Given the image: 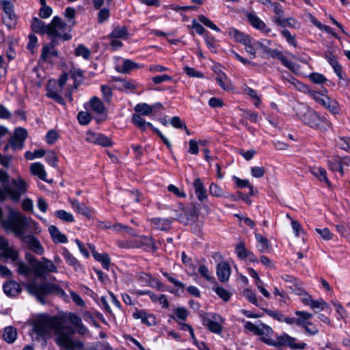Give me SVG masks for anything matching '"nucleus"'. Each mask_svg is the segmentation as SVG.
Returning <instances> with one entry per match:
<instances>
[{"instance_id": "6ab92c4d", "label": "nucleus", "mask_w": 350, "mask_h": 350, "mask_svg": "<svg viewBox=\"0 0 350 350\" xmlns=\"http://www.w3.org/2000/svg\"><path fill=\"white\" fill-rule=\"evenodd\" d=\"M57 44L55 39H52L50 44L43 46L41 54V59L43 61L48 62L52 57L58 56V51L54 49Z\"/></svg>"}, {"instance_id": "c756f323", "label": "nucleus", "mask_w": 350, "mask_h": 350, "mask_svg": "<svg viewBox=\"0 0 350 350\" xmlns=\"http://www.w3.org/2000/svg\"><path fill=\"white\" fill-rule=\"evenodd\" d=\"M215 72L217 73L215 80L219 86L224 90H230L232 89V84L226 74L224 73L221 70Z\"/></svg>"}, {"instance_id": "09e8293b", "label": "nucleus", "mask_w": 350, "mask_h": 350, "mask_svg": "<svg viewBox=\"0 0 350 350\" xmlns=\"http://www.w3.org/2000/svg\"><path fill=\"white\" fill-rule=\"evenodd\" d=\"M236 252L237 256L241 259L246 258L249 252L245 249V244L243 241H240L236 246Z\"/></svg>"}, {"instance_id": "69168bd1", "label": "nucleus", "mask_w": 350, "mask_h": 350, "mask_svg": "<svg viewBox=\"0 0 350 350\" xmlns=\"http://www.w3.org/2000/svg\"><path fill=\"white\" fill-rule=\"evenodd\" d=\"M243 295L253 304L258 306V300L254 293L250 289H245L243 292Z\"/></svg>"}, {"instance_id": "603ef678", "label": "nucleus", "mask_w": 350, "mask_h": 350, "mask_svg": "<svg viewBox=\"0 0 350 350\" xmlns=\"http://www.w3.org/2000/svg\"><path fill=\"white\" fill-rule=\"evenodd\" d=\"M243 45L245 46V51L250 54V57L254 59L256 56V52L255 46L252 44V38H250Z\"/></svg>"}, {"instance_id": "39448f33", "label": "nucleus", "mask_w": 350, "mask_h": 350, "mask_svg": "<svg viewBox=\"0 0 350 350\" xmlns=\"http://www.w3.org/2000/svg\"><path fill=\"white\" fill-rule=\"evenodd\" d=\"M300 120L311 128L320 131L326 130V120L321 117L316 111L309 109L304 105H301L297 111Z\"/></svg>"}, {"instance_id": "37998d69", "label": "nucleus", "mask_w": 350, "mask_h": 350, "mask_svg": "<svg viewBox=\"0 0 350 350\" xmlns=\"http://www.w3.org/2000/svg\"><path fill=\"white\" fill-rule=\"evenodd\" d=\"M139 68H141V66L138 64H137L130 59H125L123 62L122 67L121 70H120V72H123V73H127V72H130L131 70Z\"/></svg>"}, {"instance_id": "393cba45", "label": "nucleus", "mask_w": 350, "mask_h": 350, "mask_svg": "<svg viewBox=\"0 0 350 350\" xmlns=\"http://www.w3.org/2000/svg\"><path fill=\"white\" fill-rule=\"evenodd\" d=\"M3 291L8 296L15 297L21 293V288L18 283L10 280L3 285Z\"/></svg>"}, {"instance_id": "1a4fd4ad", "label": "nucleus", "mask_w": 350, "mask_h": 350, "mask_svg": "<svg viewBox=\"0 0 350 350\" xmlns=\"http://www.w3.org/2000/svg\"><path fill=\"white\" fill-rule=\"evenodd\" d=\"M202 319V323L204 326L213 333L220 334L222 330L221 324L224 319L221 316L215 313H204L200 314Z\"/></svg>"}, {"instance_id": "de8ad7c7", "label": "nucleus", "mask_w": 350, "mask_h": 350, "mask_svg": "<svg viewBox=\"0 0 350 350\" xmlns=\"http://www.w3.org/2000/svg\"><path fill=\"white\" fill-rule=\"evenodd\" d=\"M76 56H82L85 59H88L90 55V51L83 44H79L75 51Z\"/></svg>"}, {"instance_id": "6e6552de", "label": "nucleus", "mask_w": 350, "mask_h": 350, "mask_svg": "<svg viewBox=\"0 0 350 350\" xmlns=\"http://www.w3.org/2000/svg\"><path fill=\"white\" fill-rule=\"evenodd\" d=\"M57 272V267L51 260L46 258H42L40 261L33 265L32 273L36 278L46 279L49 274Z\"/></svg>"}, {"instance_id": "e2e57ef3", "label": "nucleus", "mask_w": 350, "mask_h": 350, "mask_svg": "<svg viewBox=\"0 0 350 350\" xmlns=\"http://www.w3.org/2000/svg\"><path fill=\"white\" fill-rule=\"evenodd\" d=\"M46 161L53 167H57V162L58 157L57 154L54 151H50L48 152L46 157Z\"/></svg>"}, {"instance_id": "0e129e2a", "label": "nucleus", "mask_w": 350, "mask_h": 350, "mask_svg": "<svg viewBox=\"0 0 350 350\" xmlns=\"http://www.w3.org/2000/svg\"><path fill=\"white\" fill-rule=\"evenodd\" d=\"M77 118L81 124L86 125L90 122L91 116L86 111H81L78 113Z\"/></svg>"}, {"instance_id": "473e14b6", "label": "nucleus", "mask_w": 350, "mask_h": 350, "mask_svg": "<svg viewBox=\"0 0 350 350\" xmlns=\"http://www.w3.org/2000/svg\"><path fill=\"white\" fill-rule=\"evenodd\" d=\"M17 338L16 329L12 326H8L4 328L3 338L8 343H13Z\"/></svg>"}, {"instance_id": "5fc2aeb1", "label": "nucleus", "mask_w": 350, "mask_h": 350, "mask_svg": "<svg viewBox=\"0 0 350 350\" xmlns=\"http://www.w3.org/2000/svg\"><path fill=\"white\" fill-rule=\"evenodd\" d=\"M59 137V134L55 130H50L46 135V141L49 144H53Z\"/></svg>"}, {"instance_id": "9b49d317", "label": "nucleus", "mask_w": 350, "mask_h": 350, "mask_svg": "<svg viewBox=\"0 0 350 350\" xmlns=\"http://www.w3.org/2000/svg\"><path fill=\"white\" fill-rule=\"evenodd\" d=\"M132 122L135 126H137L142 131H145L146 127L149 126L160 137L163 142L167 146V148H171L172 145L170 141L161 133L160 131L154 127L151 123L146 122L142 116L137 114H133Z\"/></svg>"}, {"instance_id": "338daca9", "label": "nucleus", "mask_w": 350, "mask_h": 350, "mask_svg": "<svg viewBox=\"0 0 350 350\" xmlns=\"http://www.w3.org/2000/svg\"><path fill=\"white\" fill-rule=\"evenodd\" d=\"M255 238L261 245V252H264L269 248V241L265 237H262L261 234H256Z\"/></svg>"}, {"instance_id": "cd10ccee", "label": "nucleus", "mask_w": 350, "mask_h": 350, "mask_svg": "<svg viewBox=\"0 0 350 350\" xmlns=\"http://www.w3.org/2000/svg\"><path fill=\"white\" fill-rule=\"evenodd\" d=\"M209 193L216 198H231L232 200H236V198L233 195H229L228 193H226L223 191V189L218 185L212 183L208 189Z\"/></svg>"}, {"instance_id": "58836bf2", "label": "nucleus", "mask_w": 350, "mask_h": 350, "mask_svg": "<svg viewBox=\"0 0 350 350\" xmlns=\"http://www.w3.org/2000/svg\"><path fill=\"white\" fill-rule=\"evenodd\" d=\"M49 231L52 239L55 241H58L60 243H66L67 241L66 237L64 234H62L56 226H49Z\"/></svg>"}, {"instance_id": "13d9d810", "label": "nucleus", "mask_w": 350, "mask_h": 350, "mask_svg": "<svg viewBox=\"0 0 350 350\" xmlns=\"http://www.w3.org/2000/svg\"><path fill=\"white\" fill-rule=\"evenodd\" d=\"M198 20L207 27H209L210 29L216 31H219V29L204 15H199Z\"/></svg>"}, {"instance_id": "5701e85b", "label": "nucleus", "mask_w": 350, "mask_h": 350, "mask_svg": "<svg viewBox=\"0 0 350 350\" xmlns=\"http://www.w3.org/2000/svg\"><path fill=\"white\" fill-rule=\"evenodd\" d=\"M228 36L233 39L235 42L241 43L242 44H245L250 36L244 33L234 27H230L228 29Z\"/></svg>"}, {"instance_id": "a19ab883", "label": "nucleus", "mask_w": 350, "mask_h": 350, "mask_svg": "<svg viewBox=\"0 0 350 350\" xmlns=\"http://www.w3.org/2000/svg\"><path fill=\"white\" fill-rule=\"evenodd\" d=\"M111 38L125 39L128 37V32L126 27H117L109 35Z\"/></svg>"}, {"instance_id": "4c0bfd02", "label": "nucleus", "mask_w": 350, "mask_h": 350, "mask_svg": "<svg viewBox=\"0 0 350 350\" xmlns=\"http://www.w3.org/2000/svg\"><path fill=\"white\" fill-rule=\"evenodd\" d=\"M275 23L282 27H296L298 22L293 18H284L280 16H275L274 18Z\"/></svg>"}, {"instance_id": "c03bdc74", "label": "nucleus", "mask_w": 350, "mask_h": 350, "mask_svg": "<svg viewBox=\"0 0 350 350\" xmlns=\"http://www.w3.org/2000/svg\"><path fill=\"white\" fill-rule=\"evenodd\" d=\"M54 214L55 217L66 222H73L75 221L73 215L66 211L59 210L55 211Z\"/></svg>"}, {"instance_id": "7c9ffc66", "label": "nucleus", "mask_w": 350, "mask_h": 350, "mask_svg": "<svg viewBox=\"0 0 350 350\" xmlns=\"http://www.w3.org/2000/svg\"><path fill=\"white\" fill-rule=\"evenodd\" d=\"M171 223V220L167 218L156 217L151 219L152 226L160 230H168Z\"/></svg>"}, {"instance_id": "f257e3e1", "label": "nucleus", "mask_w": 350, "mask_h": 350, "mask_svg": "<svg viewBox=\"0 0 350 350\" xmlns=\"http://www.w3.org/2000/svg\"><path fill=\"white\" fill-rule=\"evenodd\" d=\"M33 331L36 334V340H39L40 337L50 336L53 332L54 340L60 350H76L83 347L82 342L74 340L71 338L75 330L71 327L66 325L63 319L55 317H38L33 324Z\"/></svg>"}, {"instance_id": "2eb2a0df", "label": "nucleus", "mask_w": 350, "mask_h": 350, "mask_svg": "<svg viewBox=\"0 0 350 350\" xmlns=\"http://www.w3.org/2000/svg\"><path fill=\"white\" fill-rule=\"evenodd\" d=\"M295 314L299 317V320H302L306 323V327H302L305 329L307 334L314 336L319 333V329L312 323L308 321V319L312 317V314L307 312L296 311Z\"/></svg>"}, {"instance_id": "bf43d9fd", "label": "nucleus", "mask_w": 350, "mask_h": 350, "mask_svg": "<svg viewBox=\"0 0 350 350\" xmlns=\"http://www.w3.org/2000/svg\"><path fill=\"white\" fill-rule=\"evenodd\" d=\"M58 91V89L56 90L49 89L46 95L48 97L54 99L58 103L64 104V99L59 95Z\"/></svg>"}, {"instance_id": "a211bd4d", "label": "nucleus", "mask_w": 350, "mask_h": 350, "mask_svg": "<svg viewBox=\"0 0 350 350\" xmlns=\"http://www.w3.org/2000/svg\"><path fill=\"white\" fill-rule=\"evenodd\" d=\"M265 53L269 54L271 57L278 59L281 63L291 71L295 70V65L289 62L286 57L282 51L278 50H273L269 48H265Z\"/></svg>"}, {"instance_id": "423d86ee", "label": "nucleus", "mask_w": 350, "mask_h": 350, "mask_svg": "<svg viewBox=\"0 0 350 350\" xmlns=\"http://www.w3.org/2000/svg\"><path fill=\"white\" fill-rule=\"evenodd\" d=\"M68 29L66 23L62 21V19L58 16L53 17L52 21L49 24L48 35L55 39L57 42L58 39L63 41L71 39V35L65 31Z\"/></svg>"}, {"instance_id": "ea45409f", "label": "nucleus", "mask_w": 350, "mask_h": 350, "mask_svg": "<svg viewBox=\"0 0 350 350\" xmlns=\"http://www.w3.org/2000/svg\"><path fill=\"white\" fill-rule=\"evenodd\" d=\"M76 15V10L73 8L68 7L66 9L64 16L68 21V31H71L72 27L75 25V17Z\"/></svg>"}, {"instance_id": "8fccbe9b", "label": "nucleus", "mask_w": 350, "mask_h": 350, "mask_svg": "<svg viewBox=\"0 0 350 350\" xmlns=\"http://www.w3.org/2000/svg\"><path fill=\"white\" fill-rule=\"evenodd\" d=\"M151 243V237H142L136 239L132 243V246L134 247H142L144 246H148Z\"/></svg>"}, {"instance_id": "a878e982", "label": "nucleus", "mask_w": 350, "mask_h": 350, "mask_svg": "<svg viewBox=\"0 0 350 350\" xmlns=\"http://www.w3.org/2000/svg\"><path fill=\"white\" fill-rule=\"evenodd\" d=\"M247 18L251 25L256 29H258L263 32L268 33L271 31L265 23L261 21L258 16L254 14L250 13L247 14Z\"/></svg>"}, {"instance_id": "864d4df0", "label": "nucleus", "mask_w": 350, "mask_h": 350, "mask_svg": "<svg viewBox=\"0 0 350 350\" xmlns=\"http://www.w3.org/2000/svg\"><path fill=\"white\" fill-rule=\"evenodd\" d=\"M315 231L321 236L325 241H329L333 238V234L329 231L327 228H316Z\"/></svg>"}, {"instance_id": "c85d7f7f", "label": "nucleus", "mask_w": 350, "mask_h": 350, "mask_svg": "<svg viewBox=\"0 0 350 350\" xmlns=\"http://www.w3.org/2000/svg\"><path fill=\"white\" fill-rule=\"evenodd\" d=\"M31 173L38 176L39 178L44 181H46V172L44 170V165L39 162L33 163L29 167Z\"/></svg>"}, {"instance_id": "bb28decb", "label": "nucleus", "mask_w": 350, "mask_h": 350, "mask_svg": "<svg viewBox=\"0 0 350 350\" xmlns=\"http://www.w3.org/2000/svg\"><path fill=\"white\" fill-rule=\"evenodd\" d=\"M195 193L198 200L200 202L207 199L208 196L204 184L200 178H196L193 183Z\"/></svg>"}, {"instance_id": "412c9836", "label": "nucleus", "mask_w": 350, "mask_h": 350, "mask_svg": "<svg viewBox=\"0 0 350 350\" xmlns=\"http://www.w3.org/2000/svg\"><path fill=\"white\" fill-rule=\"evenodd\" d=\"M310 172L320 182L324 183L328 187H332V183L327 178L325 169L320 166H314L310 169Z\"/></svg>"}, {"instance_id": "b1692460", "label": "nucleus", "mask_w": 350, "mask_h": 350, "mask_svg": "<svg viewBox=\"0 0 350 350\" xmlns=\"http://www.w3.org/2000/svg\"><path fill=\"white\" fill-rule=\"evenodd\" d=\"M68 319L70 323L75 327L78 334L83 335L88 332L87 328L83 325L81 319L79 316L74 313H70L68 315Z\"/></svg>"}, {"instance_id": "6e6d98bb", "label": "nucleus", "mask_w": 350, "mask_h": 350, "mask_svg": "<svg viewBox=\"0 0 350 350\" xmlns=\"http://www.w3.org/2000/svg\"><path fill=\"white\" fill-rule=\"evenodd\" d=\"M215 291L217 293V295L221 299H222L224 301H228L231 297V294L228 291L223 288L222 287H219V286L215 287Z\"/></svg>"}, {"instance_id": "f8f14e48", "label": "nucleus", "mask_w": 350, "mask_h": 350, "mask_svg": "<svg viewBox=\"0 0 350 350\" xmlns=\"http://www.w3.org/2000/svg\"><path fill=\"white\" fill-rule=\"evenodd\" d=\"M27 131L25 129L18 127L14 132V135L10 140V144L14 150L23 148L24 142L27 137Z\"/></svg>"}, {"instance_id": "f3484780", "label": "nucleus", "mask_w": 350, "mask_h": 350, "mask_svg": "<svg viewBox=\"0 0 350 350\" xmlns=\"http://www.w3.org/2000/svg\"><path fill=\"white\" fill-rule=\"evenodd\" d=\"M0 254L12 260H16L18 257V252L10 247L8 241L2 237H0Z\"/></svg>"}, {"instance_id": "dca6fc26", "label": "nucleus", "mask_w": 350, "mask_h": 350, "mask_svg": "<svg viewBox=\"0 0 350 350\" xmlns=\"http://www.w3.org/2000/svg\"><path fill=\"white\" fill-rule=\"evenodd\" d=\"M25 244H26L27 247L31 250L33 252L41 255L44 253V248L41 245L39 240L36 238L34 236L28 234L24 235L22 238L20 239Z\"/></svg>"}, {"instance_id": "c9c22d12", "label": "nucleus", "mask_w": 350, "mask_h": 350, "mask_svg": "<svg viewBox=\"0 0 350 350\" xmlns=\"http://www.w3.org/2000/svg\"><path fill=\"white\" fill-rule=\"evenodd\" d=\"M31 28L36 33H47L49 30V25H45L44 23L38 18H34L31 23Z\"/></svg>"}, {"instance_id": "72a5a7b5", "label": "nucleus", "mask_w": 350, "mask_h": 350, "mask_svg": "<svg viewBox=\"0 0 350 350\" xmlns=\"http://www.w3.org/2000/svg\"><path fill=\"white\" fill-rule=\"evenodd\" d=\"M89 103L91 109L96 113L102 114L105 113L106 111V108L105 107L104 104L103 103L101 100L96 96L92 97L90 99Z\"/></svg>"}, {"instance_id": "9d476101", "label": "nucleus", "mask_w": 350, "mask_h": 350, "mask_svg": "<svg viewBox=\"0 0 350 350\" xmlns=\"http://www.w3.org/2000/svg\"><path fill=\"white\" fill-rule=\"evenodd\" d=\"M245 328L254 334L260 336V340L267 345V340H272L271 335L273 333V329L262 323L254 324L252 322L247 321L245 324Z\"/></svg>"}, {"instance_id": "4468645a", "label": "nucleus", "mask_w": 350, "mask_h": 350, "mask_svg": "<svg viewBox=\"0 0 350 350\" xmlns=\"http://www.w3.org/2000/svg\"><path fill=\"white\" fill-rule=\"evenodd\" d=\"M198 218V206L192 203L185 211L183 215H180L178 219L185 224H189L195 222Z\"/></svg>"}, {"instance_id": "052dcab7", "label": "nucleus", "mask_w": 350, "mask_h": 350, "mask_svg": "<svg viewBox=\"0 0 350 350\" xmlns=\"http://www.w3.org/2000/svg\"><path fill=\"white\" fill-rule=\"evenodd\" d=\"M244 93L245 94L248 95L249 96H250L251 98H252L256 100V102H255L254 105L256 107H258L259 105V103H260V99L258 97V96L257 95V94H256V92H255L254 90H253L251 88H249V87L246 86L244 88Z\"/></svg>"}, {"instance_id": "a18cd8bd", "label": "nucleus", "mask_w": 350, "mask_h": 350, "mask_svg": "<svg viewBox=\"0 0 350 350\" xmlns=\"http://www.w3.org/2000/svg\"><path fill=\"white\" fill-rule=\"evenodd\" d=\"M3 21L8 29L12 28L16 23V16L14 12L6 14L3 17Z\"/></svg>"}, {"instance_id": "f03ea898", "label": "nucleus", "mask_w": 350, "mask_h": 350, "mask_svg": "<svg viewBox=\"0 0 350 350\" xmlns=\"http://www.w3.org/2000/svg\"><path fill=\"white\" fill-rule=\"evenodd\" d=\"M33 226V230L40 232L38 224L23 215L21 212L10 209L8 217L3 221V226L6 230L14 234L19 239L22 238L29 227Z\"/></svg>"}, {"instance_id": "4be33fe9", "label": "nucleus", "mask_w": 350, "mask_h": 350, "mask_svg": "<svg viewBox=\"0 0 350 350\" xmlns=\"http://www.w3.org/2000/svg\"><path fill=\"white\" fill-rule=\"evenodd\" d=\"M217 275L220 282H224L229 279L230 267L227 262H221L217 265Z\"/></svg>"}, {"instance_id": "f704fd0d", "label": "nucleus", "mask_w": 350, "mask_h": 350, "mask_svg": "<svg viewBox=\"0 0 350 350\" xmlns=\"http://www.w3.org/2000/svg\"><path fill=\"white\" fill-rule=\"evenodd\" d=\"M133 317L135 319H140L142 321L148 325H152L156 324V319L152 314H148L144 311H137L133 314Z\"/></svg>"}, {"instance_id": "0eeeda50", "label": "nucleus", "mask_w": 350, "mask_h": 350, "mask_svg": "<svg viewBox=\"0 0 350 350\" xmlns=\"http://www.w3.org/2000/svg\"><path fill=\"white\" fill-rule=\"evenodd\" d=\"M267 345L273 347H287L291 349H304L307 345L305 342H297V338L286 333L276 336V340H267Z\"/></svg>"}, {"instance_id": "3c124183", "label": "nucleus", "mask_w": 350, "mask_h": 350, "mask_svg": "<svg viewBox=\"0 0 350 350\" xmlns=\"http://www.w3.org/2000/svg\"><path fill=\"white\" fill-rule=\"evenodd\" d=\"M308 93L317 103L321 105H323L325 98L327 96V95L321 94V92L310 90H308Z\"/></svg>"}, {"instance_id": "2f4dec72", "label": "nucleus", "mask_w": 350, "mask_h": 350, "mask_svg": "<svg viewBox=\"0 0 350 350\" xmlns=\"http://www.w3.org/2000/svg\"><path fill=\"white\" fill-rule=\"evenodd\" d=\"M322 106L334 115L340 113L339 103L336 100L331 99L328 96L325 98Z\"/></svg>"}, {"instance_id": "680f3d73", "label": "nucleus", "mask_w": 350, "mask_h": 350, "mask_svg": "<svg viewBox=\"0 0 350 350\" xmlns=\"http://www.w3.org/2000/svg\"><path fill=\"white\" fill-rule=\"evenodd\" d=\"M310 79L316 84H321L325 82L326 78L318 72L311 73L309 76Z\"/></svg>"}, {"instance_id": "774afa93", "label": "nucleus", "mask_w": 350, "mask_h": 350, "mask_svg": "<svg viewBox=\"0 0 350 350\" xmlns=\"http://www.w3.org/2000/svg\"><path fill=\"white\" fill-rule=\"evenodd\" d=\"M265 173V170L262 167H252L251 168L252 176L254 178H262Z\"/></svg>"}, {"instance_id": "79ce46f5", "label": "nucleus", "mask_w": 350, "mask_h": 350, "mask_svg": "<svg viewBox=\"0 0 350 350\" xmlns=\"http://www.w3.org/2000/svg\"><path fill=\"white\" fill-rule=\"evenodd\" d=\"M97 261L102 263L103 267L105 269H109L110 265V258L107 254H99L98 252H94L93 256Z\"/></svg>"}, {"instance_id": "49530a36", "label": "nucleus", "mask_w": 350, "mask_h": 350, "mask_svg": "<svg viewBox=\"0 0 350 350\" xmlns=\"http://www.w3.org/2000/svg\"><path fill=\"white\" fill-rule=\"evenodd\" d=\"M17 267V271L19 274L23 275H28L32 273L31 267L26 265L23 262L19 261L16 263Z\"/></svg>"}, {"instance_id": "e433bc0d", "label": "nucleus", "mask_w": 350, "mask_h": 350, "mask_svg": "<svg viewBox=\"0 0 350 350\" xmlns=\"http://www.w3.org/2000/svg\"><path fill=\"white\" fill-rule=\"evenodd\" d=\"M153 107L147 103H139L135 105L134 109L136 112L135 114L142 116H150L153 112Z\"/></svg>"}, {"instance_id": "20e7f679", "label": "nucleus", "mask_w": 350, "mask_h": 350, "mask_svg": "<svg viewBox=\"0 0 350 350\" xmlns=\"http://www.w3.org/2000/svg\"><path fill=\"white\" fill-rule=\"evenodd\" d=\"M28 189V184L21 176L12 178L5 187L0 189V200H5L9 198L13 202H18L21 197L24 195Z\"/></svg>"}, {"instance_id": "aec40b11", "label": "nucleus", "mask_w": 350, "mask_h": 350, "mask_svg": "<svg viewBox=\"0 0 350 350\" xmlns=\"http://www.w3.org/2000/svg\"><path fill=\"white\" fill-rule=\"evenodd\" d=\"M72 208L78 213L83 215L86 218L92 217V211L85 204L80 203L77 200L69 199Z\"/></svg>"}, {"instance_id": "7ed1b4c3", "label": "nucleus", "mask_w": 350, "mask_h": 350, "mask_svg": "<svg viewBox=\"0 0 350 350\" xmlns=\"http://www.w3.org/2000/svg\"><path fill=\"white\" fill-rule=\"evenodd\" d=\"M27 291L31 295L36 297L37 299L42 304H44V298L51 294H56L63 296L65 293L58 285L47 282H42L39 284L36 280H33L26 284Z\"/></svg>"}, {"instance_id": "4d7b16f0", "label": "nucleus", "mask_w": 350, "mask_h": 350, "mask_svg": "<svg viewBox=\"0 0 350 350\" xmlns=\"http://www.w3.org/2000/svg\"><path fill=\"white\" fill-rule=\"evenodd\" d=\"M45 153H46L45 150H44L42 149L36 150L33 152L27 151V152H26L25 157L28 160H33L35 158L42 157L45 154Z\"/></svg>"}, {"instance_id": "ddd939ff", "label": "nucleus", "mask_w": 350, "mask_h": 350, "mask_svg": "<svg viewBox=\"0 0 350 350\" xmlns=\"http://www.w3.org/2000/svg\"><path fill=\"white\" fill-rule=\"evenodd\" d=\"M85 140L103 147H111L113 145V142L109 137L101 133H96L92 131L87 132Z\"/></svg>"}]
</instances>
